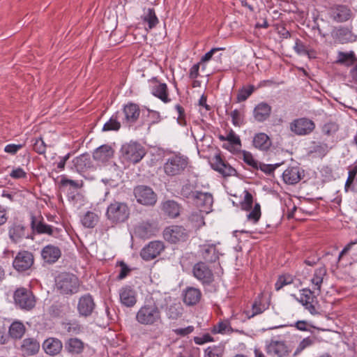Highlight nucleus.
Listing matches in <instances>:
<instances>
[{
    "instance_id": "nucleus-40",
    "label": "nucleus",
    "mask_w": 357,
    "mask_h": 357,
    "mask_svg": "<svg viewBox=\"0 0 357 357\" xmlns=\"http://www.w3.org/2000/svg\"><path fill=\"white\" fill-rule=\"evenodd\" d=\"M144 13L141 17L142 21L148 24L149 29H154L159 23L154 8H149L146 10L144 9Z\"/></svg>"
},
{
    "instance_id": "nucleus-27",
    "label": "nucleus",
    "mask_w": 357,
    "mask_h": 357,
    "mask_svg": "<svg viewBox=\"0 0 357 357\" xmlns=\"http://www.w3.org/2000/svg\"><path fill=\"white\" fill-rule=\"evenodd\" d=\"M159 229L154 225H137L134 229V235L142 239H147L156 235Z\"/></svg>"
},
{
    "instance_id": "nucleus-51",
    "label": "nucleus",
    "mask_w": 357,
    "mask_h": 357,
    "mask_svg": "<svg viewBox=\"0 0 357 357\" xmlns=\"http://www.w3.org/2000/svg\"><path fill=\"white\" fill-rule=\"evenodd\" d=\"M250 210L251 211L247 215L248 220L253 222H258L261 215L260 204L255 203L253 208H252Z\"/></svg>"
},
{
    "instance_id": "nucleus-26",
    "label": "nucleus",
    "mask_w": 357,
    "mask_h": 357,
    "mask_svg": "<svg viewBox=\"0 0 357 357\" xmlns=\"http://www.w3.org/2000/svg\"><path fill=\"white\" fill-rule=\"evenodd\" d=\"M114 149L109 144H103L93 152V158L98 162H106L113 158Z\"/></svg>"
},
{
    "instance_id": "nucleus-42",
    "label": "nucleus",
    "mask_w": 357,
    "mask_h": 357,
    "mask_svg": "<svg viewBox=\"0 0 357 357\" xmlns=\"http://www.w3.org/2000/svg\"><path fill=\"white\" fill-rule=\"evenodd\" d=\"M120 117V112L117 111L112 115L109 121L103 126L102 131H118L121 127V122L119 121Z\"/></svg>"
},
{
    "instance_id": "nucleus-44",
    "label": "nucleus",
    "mask_w": 357,
    "mask_h": 357,
    "mask_svg": "<svg viewBox=\"0 0 357 357\" xmlns=\"http://www.w3.org/2000/svg\"><path fill=\"white\" fill-rule=\"evenodd\" d=\"M267 309L264 303H261L260 299H256L252 305L251 310L245 312L248 319L252 318L256 315L260 314Z\"/></svg>"
},
{
    "instance_id": "nucleus-7",
    "label": "nucleus",
    "mask_w": 357,
    "mask_h": 357,
    "mask_svg": "<svg viewBox=\"0 0 357 357\" xmlns=\"http://www.w3.org/2000/svg\"><path fill=\"white\" fill-rule=\"evenodd\" d=\"M189 230L182 225H171L163 231V237L167 242L176 244L185 241L189 237Z\"/></svg>"
},
{
    "instance_id": "nucleus-46",
    "label": "nucleus",
    "mask_w": 357,
    "mask_h": 357,
    "mask_svg": "<svg viewBox=\"0 0 357 357\" xmlns=\"http://www.w3.org/2000/svg\"><path fill=\"white\" fill-rule=\"evenodd\" d=\"M31 234L33 232L37 234H47L50 236H54V229L49 225H31Z\"/></svg>"
},
{
    "instance_id": "nucleus-25",
    "label": "nucleus",
    "mask_w": 357,
    "mask_h": 357,
    "mask_svg": "<svg viewBox=\"0 0 357 357\" xmlns=\"http://www.w3.org/2000/svg\"><path fill=\"white\" fill-rule=\"evenodd\" d=\"M199 252L205 263H214L219 259L220 253L215 244L200 245Z\"/></svg>"
},
{
    "instance_id": "nucleus-32",
    "label": "nucleus",
    "mask_w": 357,
    "mask_h": 357,
    "mask_svg": "<svg viewBox=\"0 0 357 357\" xmlns=\"http://www.w3.org/2000/svg\"><path fill=\"white\" fill-rule=\"evenodd\" d=\"M227 143L222 144V148L229 151L230 152H235L238 151L241 147V142L240 137L231 129L226 136Z\"/></svg>"
},
{
    "instance_id": "nucleus-50",
    "label": "nucleus",
    "mask_w": 357,
    "mask_h": 357,
    "mask_svg": "<svg viewBox=\"0 0 357 357\" xmlns=\"http://www.w3.org/2000/svg\"><path fill=\"white\" fill-rule=\"evenodd\" d=\"M224 348L221 346L208 347L204 351V357H222Z\"/></svg>"
},
{
    "instance_id": "nucleus-22",
    "label": "nucleus",
    "mask_w": 357,
    "mask_h": 357,
    "mask_svg": "<svg viewBox=\"0 0 357 357\" xmlns=\"http://www.w3.org/2000/svg\"><path fill=\"white\" fill-rule=\"evenodd\" d=\"M9 236L14 243H18L23 238H32L31 226L13 225L9 229Z\"/></svg>"
},
{
    "instance_id": "nucleus-43",
    "label": "nucleus",
    "mask_w": 357,
    "mask_h": 357,
    "mask_svg": "<svg viewBox=\"0 0 357 357\" xmlns=\"http://www.w3.org/2000/svg\"><path fill=\"white\" fill-rule=\"evenodd\" d=\"M24 325L20 321H14L9 327V336L13 339H21L25 333Z\"/></svg>"
},
{
    "instance_id": "nucleus-41",
    "label": "nucleus",
    "mask_w": 357,
    "mask_h": 357,
    "mask_svg": "<svg viewBox=\"0 0 357 357\" xmlns=\"http://www.w3.org/2000/svg\"><path fill=\"white\" fill-rule=\"evenodd\" d=\"M328 151L329 147L326 143L312 141L310 146L309 154H315L318 157L323 158Z\"/></svg>"
},
{
    "instance_id": "nucleus-3",
    "label": "nucleus",
    "mask_w": 357,
    "mask_h": 357,
    "mask_svg": "<svg viewBox=\"0 0 357 357\" xmlns=\"http://www.w3.org/2000/svg\"><path fill=\"white\" fill-rule=\"evenodd\" d=\"M56 290L63 295H72L78 292L80 283L79 278L70 273H61L55 278Z\"/></svg>"
},
{
    "instance_id": "nucleus-15",
    "label": "nucleus",
    "mask_w": 357,
    "mask_h": 357,
    "mask_svg": "<svg viewBox=\"0 0 357 357\" xmlns=\"http://www.w3.org/2000/svg\"><path fill=\"white\" fill-rule=\"evenodd\" d=\"M192 273L194 277L199 280L204 285L211 284L214 280V275L212 271L206 263L203 261H199L194 265Z\"/></svg>"
},
{
    "instance_id": "nucleus-59",
    "label": "nucleus",
    "mask_w": 357,
    "mask_h": 357,
    "mask_svg": "<svg viewBox=\"0 0 357 357\" xmlns=\"http://www.w3.org/2000/svg\"><path fill=\"white\" fill-rule=\"evenodd\" d=\"M46 144L43 140L42 137L36 139V141L33 145V150L40 155H43L46 152Z\"/></svg>"
},
{
    "instance_id": "nucleus-36",
    "label": "nucleus",
    "mask_w": 357,
    "mask_h": 357,
    "mask_svg": "<svg viewBox=\"0 0 357 357\" xmlns=\"http://www.w3.org/2000/svg\"><path fill=\"white\" fill-rule=\"evenodd\" d=\"M69 308L67 303L55 302L50 307L48 312L52 317H62L68 312Z\"/></svg>"
},
{
    "instance_id": "nucleus-28",
    "label": "nucleus",
    "mask_w": 357,
    "mask_h": 357,
    "mask_svg": "<svg viewBox=\"0 0 357 357\" xmlns=\"http://www.w3.org/2000/svg\"><path fill=\"white\" fill-rule=\"evenodd\" d=\"M61 255V251L57 246L47 245L41 251V256L43 260L48 264L55 263Z\"/></svg>"
},
{
    "instance_id": "nucleus-62",
    "label": "nucleus",
    "mask_w": 357,
    "mask_h": 357,
    "mask_svg": "<svg viewBox=\"0 0 357 357\" xmlns=\"http://www.w3.org/2000/svg\"><path fill=\"white\" fill-rule=\"evenodd\" d=\"M293 280L290 276H280L275 284V289L278 291L284 286L291 284Z\"/></svg>"
},
{
    "instance_id": "nucleus-31",
    "label": "nucleus",
    "mask_w": 357,
    "mask_h": 357,
    "mask_svg": "<svg viewBox=\"0 0 357 357\" xmlns=\"http://www.w3.org/2000/svg\"><path fill=\"white\" fill-rule=\"evenodd\" d=\"M271 113V107L266 102L259 103L254 109L253 115L258 122H264L268 119Z\"/></svg>"
},
{
    "instance_id": "nucleus-5",
    "label": "nucleus",
    "mask_w": 357,
    "mask_h": 357,
    "mask_svg": "<svg viewBox=\"0 0 357 357\" xmlns=\"http://www.w3.org/2000/svg\"><path fill=\"white\" fill-rule=\"evenodd\" d=\"M335 63L347 68L351 67L349 76L351 78V81L355 84H357V56L354 51H339Z\"/></svg>"
},
{
    "instance_id": "nucleus-14",
    "label": "nucleus",
    "mask_w": 357,
    "mask_h": 357,
    "mask_svg": "<svg viewBox=\"0 0 357 357\" xmlns=\"http://www.w3.org/2000/svg\"><path fill=\"white\" fill-rule=\"evenodd\" d=\"M266 351L271 356L286 357L291 352V349L285 341L272 339L267 342Z\"/></svg>"
},
{
    "instance_id": "nucleus-38",
    "label": "nucleus",
    "mask_w": 357,
    "mask_h": 357,
    "mask_svg": "<svg viewBox=\"0 0 357 357\" xmlns=\"http://www.w3.org/2000/svg\"><path fill=\"white\" fill-rule=\"evenodd\" d=\"M162 210L169 217L175 218L180 214L181 207L174 200H167L162 204Z\"/></svg>"
},
{
    "instance_id": "nucleus-16",
    "label": "nucleus",
    "mask_w": 357,
    "mask_h": 357,
    "mask_svg": "<svg viewBox=\"0 0 357 357\" xmlns=\"http://www.w3.org/2000/svg\"><path fill=\"white\" fill-rule=\"evenodd\" d=\"M191 196L192 197V201L199 209L204 211L206 214H208L212 211L213 203L212 194L195 190L193 194H191Z\"/></svg>"
},
{
    "instance_id": "nucleus-1",
    "label": "nucleus",
    "mask_w": 357,
    "mask_h": 357,
    "mask_svg": "<svg viewBox=\"0 0 357 357\" xmlns=\"http://www.w3.org/2000/svg\"><path fill=\"white\" fill-rule=\"evenodd\" d=\"M136 321L145 326H157L162 323V313L155 303L143 305L137 311Z\"/></svg>"
},
{
    "instance_id": "nucleus-45",
    "label": "nucleus",
    "mask_w": 357,
    "mask_h": 357,
    "mask_svg": "<svg viewBox=\"0 0 357 357\" xmlns=\"http://www.w3.org/2000/svg\"><path fill=\"white\" fill-rule=\"evenodd\" d=\"M357 174V165H354L352 167L351 169H349L348 172V177L344 184V190L345 192L351 191H356L355 186H354V182L355 181H357V179H356V176Z\"/></svg>"
},
{
    "instance_id": "nucleus-30",
    "label": "nucleus",
    "mask_w": 357,
    "mask_h": 357,
    "mask_svg": "<svg viewBox=\"0 0 357 357\" xmlns=\"http://www.w3.org/2000/svg\"><path fill=\"white\" fill-rule=\"evenodd\" d=\"M202 298L201 291L195 287H188L183 291V302L187 305H195Z\"/></svg>"
},
{
    "instance_id": "nucleus-34",
    "label": "nucleus",
    "mask_w": 357,
    "mask_h": 357,
    "mask_svg": "<svg viewBox=\"0 0 357 357\" xmlns=\"http://www.w3.org/2000/svg\"><path fill=\"white\" fill-rule=\"evenodd\" d=\"M335 37L340 43L344 44L350 42H354L356 40L351 29L347 26H341L338 28L335 32Z\"/></svg>"
},
{
    "instance_id": "nucleus-17",
    "label": "nucleus",
    "mask_w": 357,
    "mask_h": 357,
    "mask_svg": "<svg viewBox=\"0 0 357 357\" xmlns=\"http://www.w3.org/2000/svg\"><path fill=\"white\" fill-rule=\"evenodd\" d=\"M96 309V303L90 294L82 296L77 303V310L79 317H89Z\"/></svg>"
},
{
    "instance_id": "nucleus-35",
    "label": "nucleus",
    "mask_w": 357,
    "mask_h": 357,
    "mask_svg": "<svg viewBox=\"0 0 357 357\" xmlns=\"http://www.w3.org/2000/svg\"><path fill=\"white\" fill-rule=\"evenodd\" d=\"M39 349L40 343L33 337L24 339L21 345L22 351L26 356L35 355L39 351Z\"/></svg>"
},
{
    "instance_id": "nucleus-53",
    "label": "nucleus",
    "mask_w": 357,
    "mask_h": 357,
    "mask_svg": "<svg viewBox=\"0 0 357 357\" xmlns=\"http://www.w3.org/2000/svg\"><path fill=\"white\" fill-rule=\"evenodd\" d=\"M60 183L63 187L70 185V187L76 190L79 189L83 186L82 181H75L69 179L66 176H61Z\"/></svg>"
},
{
    "instance_id": "nucleus-10",
    "label": "nucleus",
    "mask_w": 357,
    "mask_h": 357,
    "mask_svg": "<svg viewBox=\"0 0 357 357\" xmlns=\"http://www.w3.org/2000/svg\"><path fill=\"white\" fill-rule=\"evenodd\" d=\"M133 194L137 202L144 206H154L157 202V195L147 185H139L135 187Z\"/></svg>"
},
{
    "instance_id": "nucleus-54",
    "label": "nucleus",
    "mask_w": 357,
    "mask_h": 357,
    "mask_svg": "<svg viewBox=\"0 0 357 357\" xmlns=\"http://www.w3.org/2000/svg\"><path fill=\"white\" fill-rule=\"evenodd\" d=\"M204 215L205 211L201 209L192 211L188 217V220L192 223H205Z\"/></svg>"
},
{
    "instance_id": "nucleus-37",
    "label": "nucleus",
    "mask_w": 357,
    "mask_h": 357,
    "mask_svg": "<svg viewBox=\"0 0 357 357\" xmlns=\"http://www.w3.org/2000/svg\"><path fill=\"white\" fill-rule=\"evenodd\" d=\"M84 348V342L77 338H70L65 342L66 350L72 354H81Z\"/></svg>"
},
{
    "instance_id": "nucleus-52",
    "label": "nucleus",
    "mask_w": 357,
    "mask_h": 357,
    "mask_svg": "<svg viewBox=\"0 0 357 357\" xmlns=\"http://www.w3.org/2000/svg\"><path fill=\"white\" fill-rule=\"evenodd\" d=\"M231 117L232 124L236 127H241L245 123L244 114L243 112L238 109H234L230 114Z\"/></svg>"
},
{
    "instance_id": "nucleus-13",
    "label": "nucleus",
    "mask_w": 357,
    "mask_h": 357,
    "mask_svg": "<svg viewBox=\"0 0 357 357\" xmlns=\"http://www.w3.org/2000/svg\"><path fill=\"white\" fill-rule=\"evenodd\" d=\"M314 129V122L305 117L296 119L290 123V130L299 136L310 135Z\"/></svg>"
},
{
    "instance_id": "nucleus-23",
    "label": "nucleus",
    "mask_w": 357,
    "mask_h": 357,
    "mask_svg": "<svg viewBox=\"0 0 357 357\" xmlns=\"http://www.w3.org/2000/svg\"><path fill=\"white\" fill-rule=\"evenodd\" d=\"M304 176V172L298 166L289 167L282 173V178L285 183L294 185Z\"/></svg>"
},
{
    "instance_id": "nucleus-57",
    "label": "nucleus",
    "mask_w": 357,
    "mask_h": 357,
    "mask_svg": "<svg viewBox=\"0 0 357 357\" xmlns=\"http://www.w3.org/2000/svg\"><path fill=\"white\" fill-rule=\"evenodd\" d=\"M315 291H312L309 289H303L301 294L300 302L305 304L308 302H313L316 296L314 295Z\"/></svg>"
},
{
    "instance_id": "nucleus-58",
    "label": "nucleus",
    "mask_w": 357,
    "mask_h": 357,
    "mask_svg": "<svg viewBox=\"0 0 357 357\" xmlns=\"http://www.w3.org/2000/svg\"><path fill=\"white\" fill-rule=\"evenodd\" d=\"M244 193L245 196L243 201L241 202V207L245 211H250L252 207L253 197L248 190H245Z\"/></svg>"
},
{
    "instance_id": "nucleus-47",
    "label": "nucleus",
    "mask_w": 357,
    "mask_h": 357,
    "mask_svg": "<svg viewBox=\"0 0 357 357\" xmlns=\"http://www.w3.org/2000/svg\"><path fill=\"white\" fill-rule=\"evenodd\" d=\"M255 87L253 85H249L247 87H243L239 90L237 94V102H241L246 100L255 91Z\"/></svg>"
},
{
    "instance_id": "nucleus-8",
    "label": "nucleus",
    "mask_w": 357,
    "mask_h": 357,
    "mask_svg": "<svg viewBox=\"0 0 357 357\" xmlns=\"http://www.w3.org/2000/svg\"><path fill=\"white\" fill-rule=\"evenodd\" d=\"M121 153L125 160L135 164L144 158L146 151L139 143L130 142L122 146Z\"/></svg>"
},
{
    "instance_id": "nucleus-20",
    "label": "nucleus",
    "mask_w": 357,
    "mask_h": 357,
    "mask_svg": "<svg viewBox=\"0 0 357 357\" xmlns=\"http://www.w3.org/2000/svg\"><path fill=\"white\" fill-rule=\"evenodd\" d=\"M33 255L28 251H21L15 257L13 266L18 272L29 270L33 264Z\"/></svg>"
},
{
    "instance_id": "nucleus-18",
    "label": "nucleus",
    "mask_w": 357,
    "mask_h": 357,
    "mask_svg": "<svg viewBox=\"0 0 357 357\" xmlns=\"http://www.w3.org/2000/svg\"><path fill=\"white\" fill-rule=\"evenodd\" d=\"M70 169L78 173L84 172L89 169H93V163L90 155L87 153L75 157L68 165Z\"/></svg>"
},
{
    "instance_id": "nucleus-60",
    "label": "nucleus",
    "mask_w": 357,
    "mask_h": 357,
    "mask_svg": "<svg viewBox=\"0 0 357 357\" xmlns=\"http://www.w3.org/2000/svg\"><path fill=\"white\" fill-rule=\"evenodd\" d=\"M229 324L227 321H220L214 326L212 332L213 333H225L229 331Z\"/></svg>"
},
{
    "instance_id": "nucleus-55",
    "label": "nucleus",
    "mask_w": 357,
    "mask_h": 357,
    "mask_svg": "<svg viewBox=\"0 0 357 357\" xmlns=\"http://www.w3.org/2000/svg\"><path fill=\"white\" fill-rule=\"evenodd\" d=\"M314 343V338L307 337L304 338L298 345L294 353V356H297L307 347L312 346Z\"/></svg>"
},
{
    "instance_id": "nucleus-29",
    "label": "nucleus",
    "mask_w": 357,
    "mask_h": 357,
    "mask_svg": "<svg viewBox=\"0 0 357 357\" xmlns=\"http://www.w3.org/2000/svg\"><path fill=\"white\" fill-rule=\"evenodd\" d=\"M43 347L47 354L55 356L59 354L62 350L63 344L57 338L50 337L44 341Z\"/></svg>"
},
{
    "instance_id": "nucleus-24",
    "label": "nucleus",
    "mask_w": 357,
    "mask_h": 357,
    "mask_svg": "<svg viewBox=\"0 0 357 357\" xmlns=\"http://www.w3.org/2000/svg\"><path fill=\"white\" fill-rule=\"evenodd\" d=\"M119 297L122 305L128 307H133L137 303V294L130 286L126 285L119 290Z\"/></svg>"
},
{
    "instance_id": "nucleus-64",
    "label": "nucleus",
    "mask_w": 357,
    "mask_h": 357,
    "mask_svg": "<svg viewBox=\"0 0 357 357\" xmlns=\"http://www.w3.org/2000/svg\"><path fill=\"white\" fill-rule=\"evenodd\" d=\"M181 309L176 305H170L167 310V316L169 319H176L181 315Z\"/></svg>"
},
{
    "instance_id": "nucleus-21",
    "label": "nucleus",
    "mask_w": 357,
    "mask_h": 357,
    "mask_svg": "<svg viewBox=\"0 0 357 357\" xmlns=\"http://www.w3.org/2000/svg\"><path fill=\"white\" fill-rule=\"evenodd\" d=\"M211 167L224 177L236 176L237 171L227 162L224 160L220 154H216L211 163Z\"/></svg>"
},
{
    "instance_id": "nucleus-6",
    "label": "nucleus",
    "mask_w": 357,
    "mask_h": 357,
    "mask_svg": "<svg viewBox=\"0 0 357 357\" xmlns=\"http://www.w3.org/2000/svg\"><path fill=\"white\" fill-rule=\"evenodd\" d=\"M14 301L17 306L22 310H31L36 303V299L33 292L24 287H20L14 292Z\"/></svg>"
},
{
    "instance_id": "nucleus-4",
    "label": "nucleus",
    "mask_w": 357,
    "mask_h": 357,
    "mask_svg": "<svg viewBox=\"0 0 357 357\" xmlns=\"http://www.w3.org/2000/svg\"><path fill=\"white\" fill-rule=\"evenodd\" d=\"M130 215L128 205L123 202L114 201L107 208L106 216L113 223H123L127 220Z\"/></svg>"
},
{
    "instance_id": "nucleus-2",
    "label": "nucleus",
    "mask_w": 357,
    "mask_h": 357,
    "mask_svg": "<svg viewBox=\"0 0 357 357\" xmlns=\"http://www.w3.org/2000/svg\"><path fill=\"white\" fill-rule=\"evenodd\" d=\"M189 164L188 157L181 153H174L165 158L163 164V171L168 177H175L181 175Z\"/></svg>"
},
{
    "instance_id": "nucleus-61",
    "label": "nucleus",
    "mask_w": 357,
    "mask_h": 357,
    "mask_svg": "<svg viewBox=\"0 0 357 357\" xmlns=\"http://www.w3.org/2000/svg\"><path fill=\"white\" fill-rule=\"evenodd\" d=\"M308 47L304 44V43L298 38H296L294 50L298 55H305Z\"/></svg>"
},
{
    "instance_id": "nucleus-19",
    "label": "nucleus",
    "mask_w": 357,
    "mask_h": 357,
    "mask_svg": "<svg viewBox=\"0 0 357 357\" xmlns=\"http://www.w3.org/2000/svg\"><path fill=\"white\" fill-rule=\"evenodd\" d=\"M165 248L162 241H153L142 249L140 256L144 260L150 261L160 255Z\"/></svg>"
},
{
    "instance_id": "nucleus-9",
    "label": "nucleus",
    "mask_w": 357,
    "mask_h": 357,
    "mask_svg": "<svg viewBox=\"0 0 357 357\" xmlns=\"http://www.w3.org/2000/svg\"><path fill=\"white\" fill-rule=\"evenodd\" d=\"M141 114L139 105L132 102H128L124 104L122 107L120 115H123L121 118L122 123L124 126H133L139 120Z\"/></svg>"
},
{
    "instance_id": "nucleus-11",
    "label": "nucleus",
    "mask_w": 357,
    "mask_h": 357,
    "mask_svg": "<svg viewBox=\"0 0 357 357\" xmlns=\"http://www.w3.org/2000/svg\"><path fill=\"white\" fill-rule=\"evenodd\" d=\"M331 20L337 23H343L354 17V13L351 8L344 4H335L328 10Z\"/></svg>"
},
{
    "instance_id": "nucleus-39",
    "label": "nucleus",
    "mask_w": 357,
    "mask_h": 357,
    "mask_svg": "<svg viewBox=\"0 0 357 357\" xmlns=\"http://www.w3.org/2000/svg\"><path fill=\"white\" fill-rule=\"evenodd\" d=\"M327 270L325 266L320 267L317 268L314 271L312 278L311 279L312 283L316 287L314 290H316L317 295H319L321 291V284L323 283V280L324 276L326 275Z\"/></svg>"
},
{
    "instance_id": "nucleus-12",
    "label": "nucleus",
    "mask_w": 357,
    "mask_h": 357,
    "mask_svg": "<svg viewBox=\"0 0 357 357\" xmlns=\"http://www.w3.org/2000/svg\"><path fill=\"white\" fill-rule=\"evenodd\" d=\"M151 93L155 98L160 99L164 103L171 101L169 95V89L166 83L161 82L156 77L148 80Z\"/></svg>"
},
{
    "instance_id": "nucleus-49",
    "label": "nucleus",
    "mask_w": 357,
    "mask_h": 357,
    "mask_svg": "<svg viewBox=\"0 0 357 357\" xmlns=\"http://www.w3.org/2000/svg\"><path fill=\"white\" fill-rule=\"evenodd\" d=\"M349 254L351 257H355L357 259V245L356 242L349 243L340 253L338 260L344 255Z\"/></svg>"
},
{
    "instance_id": "nucleus-63",
    "label": "nucleus",
    "mask_w": 357,
    "mask_h": 357,
    "mask_svg": "<svg viewBox=\"0 0 357 357\" xmlns=\"http://www.w3.org/2000/svg\"><path fill=\"white\" fill-rule=\"evenodd\" d=\"M99 221L98 215L93 211H88L84 215L82 223H93Z\"/></svg>"
},
{
    "instance_id": "nucleus-48",
    "label": "nucleus",
    "mask_w": 357,
    "mask_h": 357,
    "mask_svg": "<svg viewBox=\"0 0 357 357\" xmlns=\"http://www.w3.org/2000/svg\"><path fill=\"white\" fill-rule=\"evenodd\" d=\"M64 330L70 334L77 335L82 331V326L77 321L63 323Z\"/></svg>"
},
{
    "instance_id": "nucleus-56",
    "label": "nucleus",
    "mask_w": 357,
    "mask_h": 357,
    "mask_svg": "<svg viewBox=\"0 0 357 357\" xmlns=\"http://www.w3.org/2000/svg\"><path fill=\"white\" fill-rule=\"evenodd\" d=\"M243 160L249 166L258 169L259 162L255 160L250 152L243 151Z\"/></svg>"
},
{
    "instance_id": "nucleus-33",
    "label": "nucleus",
    "mask_w": 357,
    "mask_h": 357,
    "mask_svg": "<svg viewBox=\"0 0 357 357\" xmlns=\"http://www.w3.org/2000/svg\"><path fill=\"white\" fill-rule=\"evenodd\" d=\"M253 146L263 151H267L272 145L270 137L264 132L257 133L252 140Z\"/></svg>"
}]
</instances>
